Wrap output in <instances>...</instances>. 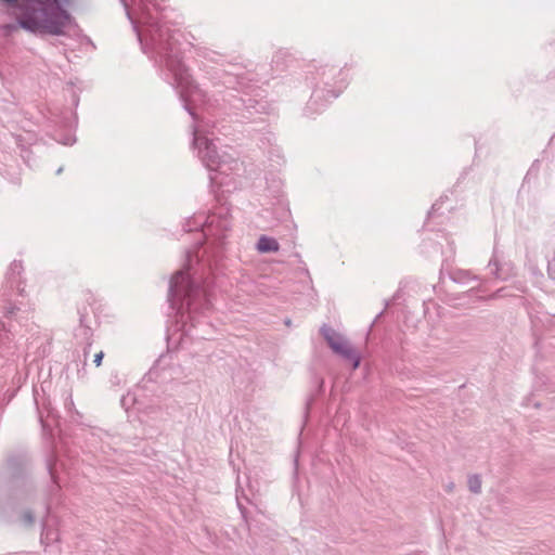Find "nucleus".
I'll return each instance as SVG.
<instances>
[{
	"mask_svg": "<svg viewBox=\"0 0 555 555\" xmlns=\"http://www.w3.org/2000/svg\"><path fill=\"white\" fill-rule=\"evenodd\" d=\"M56 464H57V456L54 450L50 451V454L47 459V469L51 477V485L48 488V501L46 503V513L49 515L51 513V507L54 502L57 501L61 486L57 481L56 476Z\"/></svg>",
	"mask_w": 555,
	"mask_h": 555,
	"instance_id": "nucleus-8",
	"label": "nucleus"
},
{
	"mask_svg": "<svg viewBox=\"0 0 555 555\" xmlns=\"http://www.w3.org/2000/svg\"><path fill=\"white\" fill-rule=\"evenodd\" d=\"M236 502H237V507L241 511L243 518L246 519V507L243 505L241 498L238 495L236 496Z\"/></svg>",
	"mask_w": 555,
	"mask_h": 555,
	"instance_id": "nucleus-25",
	"label": "nucleus"
},
{
	"mask_svg": "<svg viewBox=\"0 0 555 555\" xmlns=\"http://www.w3.org/2000/svg\"><path fill=\"white\" fill-rule=\"evenodd\" d=\"M168 0H121L142 51L154 61L162 78L177 91L184 109L193 119V147L210 171L211 186H221L224 177L238 169V162L216 144V122L198 115L194 102L204 96L183 62L179 30L168 26Z\"/></svg>",
	"mask_w": 555,
	"mask_h": 555,
	"instance_id": "nucleus-1",
	"label": "nucleus"
},
{
	"mask_svg": "<svg viewBox=\"0 0 555 555\" xmlns=\"http://www.w3.org/2000/svg\"><path fill=\"white\" fill-rule=\"evenodd\" d=\"M21 21H22V11H18L16 23H8V24L0 25V34L4 37H10L14 33L18 31L21 28L23 29V26L21 25Z\"/></svg>",
	"mask_w": 555,
	"mask_h": 555,
	"instance_id": "nucleus-15",
	"label": "nucleus"
},
{
	"mask_svg": "<svg viewBox=\"0 0 555 555\" xmlns=\"http://www.w3.org/2000/svg\"><path fill=\"white\" fill-rule=\"evenodd\" d=\"M121 405L128 410L130 405H138V410L142 409V403L137 399L134 393L128 392L126 396H122L120 400Z\"/></svg>",
	"mask_w": 555,
	"mask_h": 555,
	"instance_id": "nucleus-17",
	"label": "nucleus"
},
{
	"mask_svg": "<svg viewBox=\"0 0 555 555\" xmlns=\"http://www.w3.org/2000/svg\"><path fill=\"white\" fill-rule=\"evenodd\" d=\"M75 142V139L70 135H67L63 141L62 144L64 145H72Z\"/></svg>",
	"mask_w": 555,
	"mask_h": 555,
	"instance_id": "nucleus-26",
	"label": "nucleus"
},
{
	"mask_svg": "<svg viewBox=\"0 0 555 555\" xmlns=\"http://www.w3.org/2000/svg\"><path fill=\"white\" fill-rule=\"evenodd\" d=\"M503 289H498V292L495 294L492 295L493 298H496V297H500V293L502 292Z\"/></svg>",
	"mask_w": 555,
	"mask_h": 555,
	"instance_id": "nucleus-29",
	"label": "nucleus"
},
{
	"mask_svg": "<svg viewBox=\"0 0 555 555\" xmlns=\"http://www.w3.org/2000/svg\"><path fill=\"white\" fill-rule=\"evenodd\" d=\"M444 199H448L447 195L440 196V198L433 204L431 209L428 214L429 217H431L436 214H442L441 208H442V203Z\"/></svg>",
	"mask_w": 555,
	"mask_h": 555,
	"instance_id": "nucleus-21",
	"label": "nucleus"
},
{
	"mask_svg": "<svg viewBox=\"0 0 555 555\" xmlns=\"http://www.w3.org/2000/svg\"><path fill=\"white\" fill-rule=\"evenodd\" d=\"M79 326L75 330V338L85 344L82 349V371L87 364V358L92 346V326L96 324V317L94 309L91 306H82L78 308Z\"/></svg>",
	"mask_w": 555,
	"mask_h": 555,
	"instance_id": "nucleus-7",
	"label": "nucleus"
},
{
	"mask_svg": "<svg viewBox=\"0 0 555 555\" xmlns=\"http://www.w3.org/2000/svg\"><path fill=\"white\" fill-rule=\"evenodd\" d=\"M198 55L220 68L206 72L207 78L215 87H224L227 95L223 98L229 115L240 122L266 121L272 106L267 100L266 91L258 86L256 74L246 69L238 57L229 60L227 55L215 50L203 48Z\"/></svg>",
	"mask_w": 555,
	"mask_h": 555,
	"instance_id": "nucleus-3",
	"label": "nucleus"
},
{
	"mask_svg": "<svg viewBox=\"0 0 555 555\" xmlns=\"http://www.w3.org/2000/svg\"><path fill=\"white\" fill-rule=\"evenodd\" d=\"M450 279L460 284H466L472 280H477V276L472 275V273L467 270L456 269L449 273Z\"/></svg>",
	"mask_w": 555,
	"mask_h": 555,
	"instance_id": "nucleus-14",
	"label": "nucleus"
},
{
	"mask_svg": "<svg viewBox=\"0 0 555 555\" xmlns=\"http://www.w3.org/2000/svg\"><path fill=\"white\" fill-rule=\"evenodd\" d=\"M183 230L197 232V237L193 247L185 250L183 268L169 280L167 301L181 337L210 339L212 325L202 319L214 308L218 266L231 230L230 208L221 204L207 216L194 215L185 221Z\"/></svg>",
	"mask_w": 555,
	"mask_h": 555,
	"instance_id": "nucleus-2",
	"label": "nucleus"
},
{
	"mask_svg": "<svg viewBox=\"0 0 555 555\" xmlns=\"http://www.w3.org/2000/svg\"><path fill=\"white\" fill-rule=\"evenodd\" d=\"M140 411L146 414V416L156 422H166L170 412L168 411V406H163L162 404H150L145 408H142Z\"/></svg>",
	"mask_w": 555,
	"mask_h": 555,
	"instance_id": "nucleus-11",
	"label": "nucleus"
},
{
	"mask_svg": "<svg viewBox=\"0 0 555 555\" xmlns=\"http://www.w3.org/2000/svg\"><path fill=\"white\" fill-rule=\"evenodd\" d=\"M469 490L478 494L481 492V477L478 474L470 475L467 480Z\"/></svg>",
	"mask_w": 555,
	"mask_h": 555,
	"instance_id": "nucleus-18",
	"label": "nucleus"
},
{
	"mask_svg": "<svg viewBox=\"0 0 555 555\" xmlns=\"http://www.w3.org/2000/svg\"><path fill=\"white\" fill-rule=\"evenodd\" d=\"M285 324H286L287 326H289V325H291V320H289V319H286V320H285Z\"/></svg>",
	"mask_w": 555,
	"mask_h": 555,
	"instance_id": "nucleus-32",
	"label": "nucleus"
},
{
	"mask_svg": "<svg viewBox=\"0 0 555 555\" xmlns=\"http://www.w3.org/2000/svg\"><path fill=\"white\" fill-rule=\"evenodd\" d=\"M7 470L12 482L25 485L29 473V461L24 455H12L7 460Z\"/></svg>",
	"mask_w": 555,
	"mask_h": 555,
	"instance_id": "nucleus-9",
	"label": "nucleus"
},
{
	"mask_svg": "<svg viewBox=\"0 0 555 555\" xmlns=\"http://www.w3.org/2000/svg\"><path fill=\"white\" fill-rule=\"evenodd\" d=\"M61 2H62V4H63V3H64V4H69L70 0H62Z\"/></svg>",
	"mask_w": 555,
	"mask_h": 555,
	"instance_id": "nucleus-31",
	"label": "nucleus"
},
{
	"mask_svg": "<svg viewBox=\"0 0 555 555\" xmlns=\"http://www.w3.org/2000/svg\"><path fill=\"white\" fill-rule=\"evenodd\" d=\"M38 395H39V393H38V390L35 388V389H34V400H35L36 405H38V404H39V401H38ZM37 409L39 410V406H37Z\"/></svg>",
	"mask_w": 555,
	"mask_h": 555,
	"instance_id": "nucleus-27",
	"label": "nucleus"
},
{
	"mask_svg": "<svg viewBox=\"0 0 555 555\" xmlns=\"http://www.w3.org/2000/svg\"><path fill=\"white\" fill-rule=\"evenodd\" d=\"M488 267L490 268V272L491 274L495 278V279H499V280H506L507 278V274H505L503 272V267H500L499 266V262L495 258V255H493V257L491 258V260L489 261V264Z\"/></svg>",
	"mask_w": 555,
	"mask_h": 555,
	"instance_id": "nucleus-16",
	"label": "nucleus"
},
{
	"mask_svg": "<svg viewBox=\"0 0 555 555\" xmlns=\"http://www.w3.org/2000/svg\"><path fill=\"white\" fill-rule=\"evenodd\" d=\"M451 251L454 250L453 244H450Z\"/></svg>",
	"mask_w": 555,
	"mask_h": 555,
	"instance_id": "nucleus-34",
	"label": "nucleus"
},
{
	"mask_svg": "<svg viewBox=\"0 0 555 555\" xmlns=\"http://www.w3.org/2000/svg\"><path fill=\"white\" fill-rule=\"evenodd\" d=\"M63 172V167H60L57 170H56V175H61Z\"/></svg>",
	"mask_w": 555,
	"mask_h": 555,
	"instance_id": "nucleus-30",
	"label": "nucleus"
},
{
	"mask_svg": "<svg viewBox=\"0 0 555 555\" xmlns=\"http://www.w3.org/2000/svg\"><path fill=\"white\" fill-rule=\"evenodd\" d=\"M547 275L551 280L555 281V254L553 258L547 261Z\"/></svg>",
	"mask_w": 555,
	"mask_h": 555,
	"instance_id": "nucleus-22",
	"label": "nucleus"
},
{
	"mask_svg": "<svg viewBox=\"0 0 555 555\" xmlns=\"http://www.w3.org/2000/svg\"><path fill=\"white\" fill-rule=\"evenodd\" d=\"M65 409L68 413L69 422L82 425V414L76 410L72 396L65 401Z\"/></svg>",
	"mask_w": 555,
	"mask_h": 555,
	"instance_id": "nucleus-13",
	"label": "nucleus"
},
{
	"mask_svg": "<svg viewBox=\"0 0 555 555\" xmlns=\"http://www.w3.org/2000/svg\"><path fill=\"white\" fill-rule=\"evenodd\" d=\"M2 3L22 11L23 29L37 36H66L75 25L61 0H2Z\"/></svg>",
	"mask_w": 555,
	"mask_h": 555,
	"instance_id": "nucleus-4",
	"label": "nucleus"
},
{
	"mask_svg": "<svg viewBox=\"0 0 555 555\" xmlns=\"http://www.w3.org/2000/svg\"><path fill=\"white\" fill-rule=\"evenodd\" d=\"M306 80L312 87L311 96L305 107V115L308 117L323 112L346 87L343 70L332 65L313 66V69L307 72Z\"/></svg>",
	"mask_w": 555,
	"mask_h": 555,
	"instance_id": "nucleus-5",
	"label": "nucleus"
},
{
	"mask_svg": "<svg viewBox=\"0 0 555 555\" xmlns=\"http://www.w3.org/2000/svg\"><path fill=\"white\" fill-rule=\"evenodd\" d=\"M83 39L87 40L88 42H91L90 38H88V37H85Z\"/></svg>",
	"mask_w": 555,
	"mask_h": 555,
	"instance_id": "nucleus-33",
	"label": "nucleus"
},
{
	"mask_svg": "<svg viewBox=\"0 0 555 555\" xmlns=\"http://www.w3.org/2000/svg\"><path fill=\"white\" fill-rule=\"evenodd\" d=\"M21 520L25 527H31L35 524V514L31 509H26L21 515Z\"/></svg>",
	"mask_w": 555,
	"mask_h": 555,
	"instance_id": "nucleus-20",
	"label": "nucleus"
},
{
	"mask_svg": "<svg viewBox=\"0 0 555 555\" xmlns=\"http://www.w3.org/2000/svg\"><path fill=\"white\" fill-rule=\"evenodd\" d=\"M320 333L333 352L341 357L346 362H349L353 371L360 366V352H358L339 333L326 324L321 326Z\"/></svg>",
	"mask_w": 555,
	"mask_h": 555,
	"instance_id": "nucleus-6",
	"label": "nucleus"
},
{
	"mask_svg": "<svg viewBox=\"0 0 555 555\" xmlns=\"http://www.w3.org/2000/svg\"><path fill=\"white\" fill-rule=\"evenodd\" d=\"M257 250L259 253H274L280 248L279 242L270 236L261 235L257 242Z\"/></svg>",
	"mask_w": 555,
	"mask_h": 555,
	"instance_id": "nucleus-12",
	"label": "nucleus"
},
{
	"mask_svg": "<svg viewBox=\"0 0 555 555\" xmlns=\"http://www.w3.org/2000/svg\"><path fill=\"white\" fill-rule=\"evenodd\" d=\"M103 358H104L103 351H100L94 354L93 363L95 364V366H100L102 364Z\"/></svg>",
	"mask_w": 555,
	"mask_h": 555,
	"instance_id": "nucleus-24",
	"label": "nucleus"
},
{
	"mask_svg": "<svg viewBox=\"0 0 555 555\" xmlns=\"http://www.w3.org/2000/svg\"><path fill=\"white\" fill-rule=\"evenodd\" d=\"M322 388H323V380H321V383H320V389H322Z\"/></svg>",
	"mask_w": 555,
	"mask_h": 555,
	"instance_id": "nucleus-35",
	"label": "nucleus"
},
{
	"mask_svg": "<svg viewBox=\"0 0 555 555\" xmlns=\"http://www.w3.org/2000/svg\"><path fill=\"white\" fill-rule=\"evenodd\" d=\"M39 421H40L42 429H43V435L44 436L52 435L51 429H49V431H48V426H47L46 422L43 421V416L40 411H39Z\"/></svg>",
	"mask_w": 555,
	"mask_h": 555,
	"instance_id": "nucleus-23",
	"label": "nucleus"
},
{
	"mask_svg": "<svg viewBox=\"0 0 555 555\" xmlns=\"http://www.w3.org/2000/svg\"><path fill=\"white\" fill-rule=\"evenodd\" d=\"M384 311H385V310L380 311V312L376 315V318L374 319V322H377V320H378L379 318H382V315L384 314Z\"/></svg>",
	"mask_w": 555,
	"mask_h": 555,
	"instance_id": "nucleus-28",
	"label": "nucleus"
},
{
	"mask_svg": "<svg viewBox=\"0 0 555 555\" xmlns=\"http://www.w3.org/2000/svg\"><path fill=\"white\" fill-rule=\"evenodd\" d=\"M51 513L49 515H44V518L41 522V534H40V542L44 545H50L53 542L59 541V530L55 528H52L50 525Z\"/></svg>",
	"mask_w": 555,
	"mask_h": 555,
	"instance_id": "nucleus-10",
	"label": "nucleus"
},
{
	"mask_svg": "<svg viewBox=\"0 0 555 555\" xmlns=\"http://www.w3.org/2000/svg\"><path fill=\"white\" fill-rule=\"evenodd\" d=\"M539 160H534L531 165V167L529 168V170L527 171L524 180H522V184H521V189L525 188L526 183H529L531 181V179H537L538 177V172H539Z\"/></svg>",
	"mask_w": 555,
	"mask_h": 555,
	"instance_id": "nucleus-19",
	"label": "nucleus"
}]
</instances>
